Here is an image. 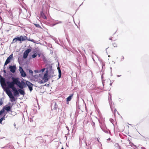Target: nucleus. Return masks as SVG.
<instances>
[{
	"label": "nucleus",
	"mask_w": 149,
	"mask_h": 149,
	"mask_svg": "<svg viewBox=\"0 0 149 149\" xmlns=\"http://www.w3.org/2000/svg\"><path fill=\"white\" fill-rule=\"evenodd\" d=\"M6 92L9 97H10L11 96L13 95L12 93L9 89L6 91Z\"/></svg>",
	"instance_id": "9b49d317"
},
{
	"label": "nucleus",
	"mask_w": 149,
	"mask_h": 149,
	"mask_svg": "<svg viewBox=\"0 0 149 149\" xmlns=\"http://www.w3.org/2000/svg\"><path fill=\"white\" fill-rule=\"evenodd\" d=\"M42 75H43V74H39V76L40 77H42Z\"/></svg>",
	"instance_id": "79ce46f5"
},
{
	"label": "nucleus",
	"mask_w": 149,
	"mask_h": 149,
	"mask_svg": "<svg viewBox=\"0 0 149 149\" xmlns=\"http://www.w3.org/2000/svg\"><path fill=\"white\" fill-rule=\"evenodd\" d=\"M85 143L86 146H88L87 143L86 141L85 142Z\"/></svg>",
	"instance_id": "de8ad7c7"
},
{
	"label": "nucleus",
	"mask_w": 149,
	"mask_h": 149,
	"mask_svg": "<svg viewBox=\"0 0 149 149\" xmlns=\"http://www.w3.org/2000/svg\"><path fill=\"white\" fill-rule=\"evenodd\" d=\"M58 70V79L60 78H61V70L58 67L57 68Z\"/></svg>",
	"instance_id": "dca6fc26"
},
{
	"label": "nucleus",
	"mask_w": 149,
	"mask_h": 149,
	"mask_svg": "<svg viewBox=\"0 0 149 149\" xmlns=\"http://www.w3.org/2000/svg\"><path fill=\"white\" fill-rule=\"evenodd\" d=\"M12 91L13 92V94L15 96H19V92L18 90H17L16 89V88H15L14 89H13Z\"/></svg>",
	"instance_id": "9d476101"
},
{
	"label": "nucleus",
	"mask_w": 149,
	"mask_h": 149,
	"mask_svg": "<svg viewBox=\"0 0 149 149\" xmlns=\"http://www.w3.org/2000/svg\"><path fill=\"white\" fill-rule=\"evenodd\" d=\"M14 126L15 127V126H16V124H15V123H14Z\"/></svg>",
	"instance_id": "bf43d9fd"
},
{
	"label": "nucleus",
	"mask_w": 149,
	"mask_h": 149,
	"mask_svg": "<svg viewBox=\"0 0 149 149\" xmlns=\"http://www.w3.org/2000/svg\"><path fill=\"white\" fill-rule=\"evenodd\" d=\"M119 101H120V102H123V101L122 100L120 99H119Z\"/></svg>",
	"instance_id": "37998d69"
},
{
	"label": "nucleus",
	"mask_w": 149,
	"mask_h": 149,
	"mask_svg": "<svg viewBox=\"0 0 149 149\" xmlns=\"http://www.w3.org/2000/svg\"><path fill=\"white\" fill-rule=\"evenodd\" d=\"M40 15L41 17H42V18L45 19H47L46 16L45 15V14H44L43 11H40Z\"/></svg>",
	"instance_id": "4468645a"
},
{
	"label": "nucleus",
	"mask_w": 149,
	"mask_h": 149,
	"mask_svg": "<svg viewBox=\"0 0 149 149\" xmlns=\"http://www.w3.org/2000/svg\"><path fill=\"white\" fill-rule=\"evenodd\" d=\"M45 82V80H44V81L42 80H41L40 81H38V82L40 84H43L45 82Z\"/></svg>",
	"instance_id": "c85d7f7f"
},
{
	"label": "nucleus",
	"mask_w": 149,
	"mask_h": 149,
	"mask_svg": "<svg viewBox=\"0 0 149 149\" xmlns=\"http://www.w3.org/2000/svg\"><path fill=\"white\" fill-rule=\"evenodd\" d=\"M37 54L36 53H34L32 55V57L33 58H35L37 56Z\"/></svg>",
	"instance_id": "bb28decb"
},
{
	"label": "nucleus",
	"mask_w": 149,
	"mask_h": 149,
	"mask_svg": "<svg viewBox=\"0 0 149 149\" xmlns=\"http://www.w3.org/2000/svg\"><path fill=\"white\" fill-rule=\"evenodd\" d=\"M111 101V95L109 93V100L110 101V100Z\"/></svg>",
	"instance_id": "7c9ffc66"
},
{
	"label": "nucleus",
	"mask_w": 149,
	"mask_h": 149,
	"mask_svg": "<svg viewBox=\"0 0 149 149\" xmlns=\"http://www.w3.org/2000/svg\"><path fill=\"white\" fill-rule=\"evenodd\" d=\"M61 149H64V148L63 147H62V148H61Z\"/></svg>",
	"instance_id": "774afa93"
},
{
	"label": "nucleus",
	"mask_w": 149,
	"mask_h": 149,
	"mask_svg": "<svg viewBox=\"0 0 149 149\" xmlns=\"http://www.w3.org/2000/svg\"><path fill=\"white\" fill-rule=\"evenodd\" d=\"M132 144L133 145V146H134L135 147H136V146L135 145H134L133 144Z\"/></svg>",
	"instance_id": "4d7b16f0"
},
{
	"label": "nucleus",
	"mask_w": 149,
	"mask_h": 149,
	"mask_svg": "<svg viewBox=\"0 0 149 149\" xmlns=\"http://www.w3.org/2000/svg\"><path fill=\"white\" fill-rule=\"evenodd\" d=\"M11 78L13 81H8L6 82V84L8 87L12 89V90L15 88V84L17 85L19 87V86L20 87L21 82L19 81V78L11 77Z\"/></svg>",
	"instance_id": "f257e3e1"
},
{
	"label": "nucleus",
	"mask_w": 149,
	"mask_h": 149,
	"mask_svg": "<svg viewBox=\"0 0 149 149\" xmlns=\"http://www.w3.org/2000/svg\"><path fill=\"white\" fill-rule=\"evenodd\" d=\"M110 140V138H109V139H107V140Z\"/></svg>",
	"instance_id": "69168bd1"
},
{
	"label": "nucleus",
	"mask_w": 149,
	"mask_h": 149,
	"mask_svg": "<svg viewBox=\"0 0 149 149\" xmlns=\"http://www.w3.org/2000/svg\"><path fill=\"white\" fill-rule=\"evenodd\" d=\"M3 72L4 73V74H6V71L5 70H3ZM4 75H6V74H4Z\"/></svg>",
	"instance_id": "ea45409f"
},
{
	"label": "nucleus",
	"mask_w": 149,
	"mask_h": 149,
	"mask_svg": "<svg viewBox=\"0 0 149 149\" xmlns=\"http://www.w3.org/2000/svg\"><path fill=\"white\" fill-rule=\"evenodd\" d=\"M3 103V102L2 101L1 99H0V106L2 105Z\"/></svg>",
	"instance_id": "473e14b6"
},
{
	"label": "nucleus",
	"mask_w": 149,
	"mask_h": 149,
	"mask_svg": "<svg viewBox=\"0 0 149 149\" xmlns=\"http://www.w3.org/2000/svg\"><path fill=\"white\" fill-rule=\"evenodd\" d=\"M13 58V54H11L7 58V59L6 60V61H5V63H4V68H5V66L10 62L11 59H12Z\"/></svg>",
	"instance_id": "20e7f679"
},
{
	"label": "nucleus",
	"mask_w": 149,
	"mask_h": 149,
	"mask_svg": "<svg viewBox=\"0 0 149 149\" xmlns=\"http://www.w3.org/2000/svg\"><path fill=\"white\" fill-rule=\"evenodd\" d=\"M73 95V94H71L67 98L66 101L67 102L70 101L71 100L72 97Z\"/></svg>",
	"instance_id": "2eb2a0df"
},
{
	"label": "nucleus",
	"mask_w": 149,
	"mask_h": 149,
	"mask_svg": "<svg viewBox=\"0 0 149 149\" xmlns=\"http://www.w3.org/2000/svg\"><path fill=\"white\" fill-rule=\"evenodd\" d=\"M0 19L1 20L2 19V18L0 16Z\"/></svg>",
	"instance_id": "13d9d810"
},
{
	"label": "nucleus",
	"mask_w": 149,
	"mask_h": 149,
	"mask_svg": "<svg viewBox=\"0 0 149 149\" xmlns=\"http://www.w3.org/2000/svg\"><path fill=\"white\" fill-rule=\"evenodd\" d=\"M124 59V57L123 56H122V58L121 60V61H123Z\"/></svg>",
	"instance_id": "c03bdc74"
},
{
	"label": "nucleus",
	"mask_w": 149,
	"mask_h": 149,
	"mask_svg": "<svg viewBox=\"0 0 149 149\" xmlns=\"http://www.w3.org/2000/svg\"><path fill=\"white\" fill-rule=\"evenodd\" d=\"M112 37H111L110 38H109V40H112Z\"/></svg>",
	"instance_id": "49530a36"
},
{
	"label": "nucleus",
	"mask_w": 149,
	"mask_h": 149,
	"mask_svg": "<svg viewBox=\"0 0 149 149\" xmlns=\"http://www.w3.org/2000/svg\"><path fill=\"white\" fill-rule=\"evenodd\" d=\"M57 24V23H56L53 24V25L54 26V25H56Z\"/></svg>",
	"instance_id": "864d4df0"
},
{
	"label": "nucleus",
	"mask_w": 149,
	"mask_h": 149,
	"mask_svg": "<svg viewBox=\"0 0 149 149\" xmlns=\"http://www.w3.org/2000/svg\"><path fill=\"white\" fill-rule=\"evenodd\" d=\"M31 51V49H26L25 50V52L26 53H28V54H29V53H30Z\"/></svg>",
	"instance_id": "4be33fe9"
},
{
	"label": "nucleus",
	"mask_w": 149,
	"mask_h": 149,
	"mask_svg": "<svg viewBox=\"0 0 149 149\" xmlns=\"http://www.w3.org/2000/svg\"><path fill=\"white\" fill-rule=\"evenodd\" d=\"M27 37L25 36H16L14 38L11 42V44H13L14 43L16 42L17 41H20V43H21L22 41H24L27 39Z\"/></svg>",
	"instance_id": "7ed1b4c3"
},
{
	"label": "nucleus",
	"mask_w": 149,
	"mask_h": 149,
	"mask_svg": "<svg viewBox=\"0 0 149 149\" xmlns=\"http://www.w3.org/2000/svg\"><path fill=\"white\" fill-rule=\"evenodd\" d=\"M110 69L111 70V71H112V68L111 67H110Z\"/></svg>",
	"instance_id": "0e129e2a"
},
{
	"label": "nucleus",
	"mask_w": 149,
	"mask_h": 149,
	"mask_svg": "<svg viewBox=\"0 0 149 149\" xmlns=\"http://www.w3.org/2000/svg\"><path fill=\"white\" fill-rule=\"evenodd\" d=\"M31 41L33 42V43H36L35 41L33 39H31Z\"/></svg>",
	"instance_id": "c9c22d12"
},
{
	"label": "nucleus",
	"mask_w": 149,
	"mask_h": 149,
	"mask_svg": "<svg viewBox=\"0 0 149 149\" xmlns=\"http://www.w3.org/2000/svg\"><path fill=\"white\" fill-rule=\"evenodd\" d=\"M45 70V68H43V69H42L40 71H42V72H44Z\"/></svg>",
	"instance_id": "e433bc0d"
},
{
	"label": "nucleus",
	"mask_w": 149,
	"mask_h": 149,
	"mask_svg": "<svg viewBox=\"0 0 149 149\" xmlns=\"http://www.w3.org/2000/svg\"><path fill=\"white\" fill-rule=\"evenodd\" d=\"M5 115H4V116H3V117H2L1 118L2 119V120H4V119H5Z\"/></svg>",
	"instance_id": "a19ab883"
},
{
	"label": "nucleus",
	"mask_w": 149,
	"mask_h": 149,
	"mask_svg": "<svg viewBox=\"0 0 149 149\" xmlns=\"http://www.w3.org/2000/svg\"><path fill=\"white\" fill-rule=\"evenodd\" d=\"M0 120H1V121H2L3 120L1 118Z\"/></svg>",
	"instance_id": "e2e57ef3"
},
{
	"label": "nucleus",
	"mask_w": 149,
	"mask_h": 149,
	"mask_svg": "<svg viewBox=\"0 0 149 149\" xmlns=\"http://www.w3.org/2000/svg\"><path fill=\"white\" fill-rule=\"evenodd\" d=\"M34 72L36 73H38L39 72V71L38 70H35L34 71Z\"/></svg>",
	"instance_id": "58836bf2"
},
{
	"label": "nucleus",
	"mask_w": 149,
	"mask_h": 149,
	"mask_svg": "<svg viewBox=\"0 0 149 149\" xmlns=\"http://www.w3.org/2000/svg\"><path fill=\"white\" fill-rule=\"evenodd\" d=\"M115 147L118 148V149H121L120 146L118 143H116L115 145Z\"/></svg>",
	"instance_id": "412c9836"
},
{
	"label": "nucleus",
	"mask_w": 149,
	"mask_h": 149,
	"mask_svg": "<svg viewBox=\"0 0 149 149\" xmlns=\"http://www.w3.org/2000/svg\"><path fill=\"white\" fill-rule=\"evenodd\" d=\"M48 72L47 71H46V73L44 74V76L42 79L45 80V82H47L48 80V78L47 77Z\"/></svg>",
	"instance_id": "6e6552de"
},
{
	"label": "nucleus",
	"mask_w": 149,
	"mask_h": 149,
	"mask_svg": "<svg viewBox=\"0 0 149 149\" xmlns=\"http://www.w3.org/2000/svg\"><path fill=\"white\" fill-rule=\"evenodd\" d=\"M11 107L10 106H6L4 107V108L7 111H10Z\"/></svg>",
	"instance_id": "ddd939ff"
},
{
	"label": "nucleus",
	"mask_w": 149,
	"mask_h": 149,
	"mask_svg": "<svg viewBox=\"0 0 149 149\" xmlns=\"http://www.w3.org/2000/svg\"><path fill=\"white\" fill-rule=\"evenodd\" d=\"M52 45H51V44H49L48 45V47H52Z\"/></svg>",
	"instance_id": "a18cd8bd"
},
{
	"label": "nucleus",
	"mask_w": 149,
	"mask_h": 149,
	"mask_svg": "<svg viewBox=\"0 0 149 149\" xmlns=\"http://www.w3.org/2000/svg\"><path fill=\"white\" fill-rule=\"evenodd\" d=\"M2 121H1V120H0V123H2Z\"/></svg>",
	"instance_id": "338daca9"
},
{
	"label": "nucleus",
	"mask_w": 149,
	"mask_h": 149,
	"mask_svg": "<svg viewBox=\"0 0 149 149\" xmlns=\"http://www.w3.org/2000/svg\"><path fill=\"white\" fill-rule=\"evenodd\" d=\"M19 71L21 74V77H24L26 76V73L23 70V68L21 66H19Z\"/></svg>",
	"instance_id": "39448f33"
},
{
	"label": "nucleus",
	"mask_w": 149,
	"mask_h": 149,
	"mask_svg": "<svg viewBox=\"0 0 149 149\" xmlns=\"http://www.w3.org/2000/svg\"><path fill=\"white\" fill-rule=\"evenodd\" d=\"M110 120L111 123H112V122L113 121V120L112 118H110Z\"/></svg>",
	"instance_id": "4c0bfd02"
},
{
	"label": "nucleus",
	"mask_w": 149,
	"mask_h": 149,
	"mask_svg": "<svg viewBox=\"0 0 149 149\" xmlns=\"http://www.w3.org/2000/svg\"><path fill=\"white\" fill-rule=\"evenodd\" d=\"M10 112H11V115L13 116H15L16 114V113L14 111H11Z\"/></svg>",
	"instance_id": "cd10ccee"
},
{
	"label": "nucleus",
	"mask_w": 149,
	"mask_h": 149,
	"mask_svg": "<svg viewBox=\"0 0 149 149\" xmlns=\"http://www.w3.org/2000/svg\"><path fill=\"white\" fill-rule=\"evenodd\" d=\"M110 107H111V110H112V108H111V105H110Z\"/></svg>",
	"instance_id": "680f3d73"
},
{
	"label": "nucleus",
	"mask_w": 149,
	"mask_h": 149,
	"mask_svg": "<svg viewBox=\"0 0 149 149\" xmlns=\"http://www.w3.org/2000/svg\"><path fill=\"white\" fill-rule=\"evenodd\" d=\"M33 77H38V75H35L34 76H33Z\"/></svg>",
	"instance_id": "09e8293b"
},
{
	"label": "nucleus",
	"mask_w": 149,
	"mask_h": 149,
	"mask_svg": "<svg viewBox=\"0 0 149 149\" xmlns=\"http://www.w3.org/2000/svg\"><path fill=\"white\" fill-rule=\"evenodd\" d=\"M29 72L31 73L32 76H33V71L31 69H29Z\"/></svg>",
	"instance_id": "b1692460"
},
{
	"label": "nucleus",
	"mask_w": 149,
	"mask_h": 149,
	"mask_svg": "<svg viewBox=\"0 0 149 149\" xmlns=\"http://www.w3.org/2000/svg\"><path fill=\"white\" fill-rule=\"evenodd\" d=\"M9 68L10 70V71L13 73H15L16 69V67L15 65H9Z\"/></svg>",
	"instance_id": "0eeeda50"
},
{
	"label": "nucleus",
	"mask_w": 149,
	"mask_h": 149,
	"mask_svg": "<svg viewBox=\"0 0 149 149\" xmlns=\"http://www.w3.org/2000/svg\"><path fill=\"white\" fill-rule=\"evenodd\" d=\"M29 54L28 53H26L25 52H24L23 53V58L25 59L27 58V57L28 56Z\"/></svg>",
	"instance_id": "6ab92c4d"
},
{
	"label": "nucleus",
	"mask_w": 149,
	"mask_h": 149,
	"mask_svg": "<svg viewBox=\"0 0 149 149\" xmlns=\"http://www.w3.org/2000/svg\"><path fill=\"white\" fill-rule=\"evenodd\" d=\"M101 128L102 129V130L105 133L108 134L109 133L110 134H111V132H110L109 130H106L104 128H102V127H101Z\"/></svg>",
	"instance_id": "a211bd4d"
},
{
	"label": "nucleus",
	"mask_w": 149,
	"mask_h": 149,
	"mask_svg": "<svg viewBox=\"0 0 149 149\" xmlns=\"http://www.w3.org/2000/svg\"><path fill=\"white\" fill-rule=\"evenodd\" d=\"M113 45L114 47H117V45L116 43H113Z\"/></svg>",
	"instance_id": "72a5a7b5"
},
{
	"label": "nucleus",
	"mask_w": 149,
	"mask_h": 149,
	"mask_svg": "<svg viewBox=\"0 0 149 149\" xmlns=\"http://www.w3.org/2000/svg\"><path fill=\"white\" fill-rule=\"evenodd\" d=\"M36 139L37 140H40L41 142H43V140L42 136H39L36 138Z\"/></svg>",
	"instance_id": "f3484780"
},
{
	"label": "nucleus",
	"mask_w": 149,
	"mask_h": 149,
	"mask_svg": "<svg viewBox=\"0 0 149 149\" xmlns=\"http://www.w3.org/2000/svg\"><path fill=\"white\" fill-rule=\"evenodd\" d=\"M141 149H146L145 148L143 147H142L141 148Z\"/></svg>",
	"instance_id": "8fccbe9b"
},
{
	"label": "nucleus",
	"mask_w": 149,
	"mask_h": 149,
	"mask_svg": "<svg viewBox=\"0 0 149 149\" xmlns=\"http://www.w3.org/2000/svg\"><path fill=\"white\" fill-rule=\"evenodd\" d=\"M57 22L56 23L57 24H58L61 23H62V21H58V20H57Z\"/></svg>",
	"instance_id": "f704fd0d"
},
{
	"label": "nucleus",
	"mask_w": 149,
	"mask_h": 149,
	"mask_svg": "<svg viewBox=\"0 0 149 149\" xmlns=\"http://www.w3.org/2000/svg\"><path fill=\"white\" fill-rule=\"evenodd\" d=\"M33 85L30 81H27L25 82L23 81H22L21 82L20 87L19 88L21 89H23L24 88L26 87L27 86L30 91H31L33 90Z\"/></svg>",
	"instance_id": "f03ea898"
},
{
	"label": "nucleus",
	"mask_w": 149,
	"mask_h": 149,
	"mask_svg": "<svg viewBox=\"0 0 149 149\" xmlns=\"http://www.w3.org/2000/svg\"><path fill=\"white\" fill-rule=\"evenodd\" d=\"M34 25L36 27L41 28V27L40 26L39 24H34Z\"/></svg>",
	"instance_id": "a878e982"
},
{
	"label": "nucleus",
	"mask_w": 149,
	"mask_h": 149,
	"mask_svg": "<svg viewBox=\"0 0 149 149\" xmlns=\"http://www.w3.org/2000/svg\"><path fill=\"white\" fill-rule=\"evenodd\" d=\"M105 65V64H102V68H103V67Z\"/></svg>",
	"instance_id": "3c124183"
},
{
	"label": "nucleus",
	"mask_w": 149,
	"mask_h": 149,
	"mask_svg": "<svg viewBox=\"0 0 149 149\" xmlns=\"http://www.w3.org/2000/svg\"><path fill=\"white\" fill-rule=\"evenodd\" d=\"M23 61V59L22 60V58L20 57H19L18 58V62L20 63V62L21 61L22 62Z\"/></svg>",
	"instance_id": "393cba45"
},
{
	"label": "nucleus",
	"mask_w": 149,
	"mask_h": 149,
	"mask_svg": "<svg viewBox=\"0 0 149 149\" xmlns=\"http://www.w3.org/2000/svg\"><path fill=\"white\" fill-rule=\"evenodd\" d=\"M121 76V75H117V76L118 77H120Z\"/></svg>",
	"instance_id": "5fc2aeb1"
},
{
	"label": "nucleus",
	"mask_w": 149,
	"mask_h": 149,
	"mask_svg": "<svg viewBox=\"0 0 149 149\" xmlns=\"http://www.w3.org/2000/svg\"><path fill=\"white\" fill-rule=\"evenodd\" d=\"M23 89L19 88L18 89V91L20 94L22 95H24L25 94L24 91L22 90Z\"/></svg>",
	"instance_id": "f8f14e48"
},
{
	"label": "nucleus",
	"mask_w": 149,
	"mask_h": 149,
	"mask_svg": "<svg viewBox=\"0 0 149 149\" xmlns=\"http://www.w3.org/2000/svg\"><path fill=\"white\" fill-rule=\"evenodd\" d=\"M4 111V110L3 109H2L1 111H0V115H1Z\"/></svg>",
	"instance_id": "c756f323"
},
{
	"label": "nucleus",
	"mask_w": 149,
	"mask_h": 149,
	"mask_svg": "<svg viewBox=\"0 0 149 149\" xmlns=\"http://www.w3.org/2000/svg\"><path fill=\"white\" fill-rule=\"evenodd\" d=\"M112 83H111L110 84V86H111V85H112Z\"/></svg>",
	"instance_id": "052dcab7"
},
{
	"label": "nucleus",
	"mask_w": 149,
	"mask_h": 149,
	"mask_svg": "<svg viewBox=\"0 0 149 149\" xmlns=\"http://www.w3.org/2000/svg\"><path fill=\"white\" fill-rule=\"evenodd\" d=\"M52 65L48 64L47 65V70L46 71H47L48 72L52 74H54V71L52 70Z\"/></svg>",
	"instance_id": "423d86ee"
},
{
	"label": "nucleus",
	"mask_w": 149,
	"mask_h": 149,
	"mask_svg": "<svg viewBox=\"0 0 149 149\" xmlns=\"http://www.w3.org/2000/svg\"><path fill=\"white\" fill-rule=\"evenodd\" d=\"M10 99V101L13 102H15L16 100V99L14 97L13 95L12 96L10 97H9Z\"/></svg>",
	"instance_id": "aec40b11"
},
{
	"label": "nucleus",
	"mask_w": 149,
	"mask_h": 149,
	"mask_svg": "<svg viewBox=\"0 0 149 149\" xmlns=\"http://www.w3.org/2000/svg\"><path fill=\"white\" fill-rule=\"evenodd\" d=\"M28 41H31V39H27L26 40Z\"/></svg>",
	"instance_id": "603ef678"
},
{
	"label": "nucleus",
	"mask_w": 149,
	"mask_h": 149,
	"mask_svg": "<svg viewBox=\"0 0 149 149\" xmlns=\"http://www.w3.org/2000/svg\"><path fill=\"white\" fill-rule=\"evenodd\" d=\"M114 111H115V112L116 111H117L116 109H114Z\"/></svg>",
	"instance_id": "6e6d98bb"
},
{
	"label": "nucleus",
	"mask_w": 149,
	"mask_h": 149,
	"mask_svg": "<svg viewBox=\"0 0 149 149\" xmlns=\"http://www.w3.org/2000/svg\"><path fill=\"white\" fill-rule=\"evenodd\" d=\"M103 74H102V75H101V78H102V84H103V86H104V81L102 80V79L103 78Z\"/></svg>",
	"instance_id": "2f4dec72"
},
{
	"label": "nucleus",
	"mask_w": 149,
	"mask_h": 149,
	"mask_svg": "<svg viewBox=\"0 0 149 149\" xmlns=\"http://www.w3.org/2000/svg\"><path fill=\"white\" fill-rule=\"evenodd\" d=\"M51 107L52 109H56L58 107V106L55 102H54L52 103L51 105Z\"/></svg>",
	"instance_id": "1a4fd4ad"
},
{
	"label": "nucleus",
	"mask_w": 149,
	"mask_h": 149,
	"mask_svg": "<svg viewBox=\"0 0 149 149\" xmlns=\"http://www.w3.org/2000/svg\"><path fill=\"white\" fill-rule=\"evenodd\" d=\"M83 136H80L79 137V144H81V140L82 139H83Z\"/></svg>",
	"instance_id": "5701e85b"
}]
</instances>
